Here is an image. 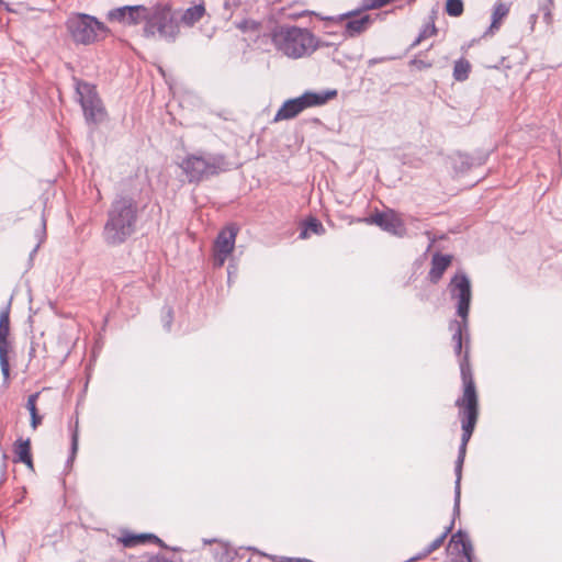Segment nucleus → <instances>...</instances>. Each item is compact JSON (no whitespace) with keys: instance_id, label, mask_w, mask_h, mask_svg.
<instances>
[{"instance_id":"nucleus-10","label":"nucleus","mask_w":562,"mask_h":562,"mask_svg":"<svg viewBox=\"0 0 562 562\" xmlns=\"http://www.w3.org/2000/svg\"><path fill=\"white\" fill-rule=\"evenodd\" d=\"M10 336V304L4 306L0 312V368L4 381L10 379L9 353L12 350Z\"/></svg>"},{"instance_id":"nucleus-23","label":"nucleus","mask_w":562,"mask_h":562,"mask_svg":"<svg viewBox=\"0 0 562 562\" xmlns=\"http://www.w3.org/2000/svg\"><path fill=\"white\" fill-rule=\"evenodd\" d=\"M470 71H471L470 63L464 58H460L454 63L453 78L457 81H464L469 78Z\"/></svg>"},{"instance_id":"nucleus-36","label":"nucleus","mask_w":562,"mask_h":562,"mask_svg":"<svg viewBox=\"0 0 562 562\" xmlns=\"http://www.w3.org/2000/svg\"><path fill=\"white\" fill-rule=\"evenodd\" d=\"M427 555H424V550L422 552H419L416 557L412 558L408 562H413V561H417V560H420V559H424L426 558Z\"/></svg>"},{"instance_id":"nucleus-37","label":"nucleus","mask_w":562,"mask_h":562,"mask_svg":"<svg viewBox=\"0 0 562 562\" xmlns=\"http://www.w3.org/2000/svg\"><path fill=\"white\" fill-rule=\"evenodd\" d=\"M423 40H419V35L416 37V40H414V42L412 43L411 47H416L418 44H420Z\"/></svg>"},{"instance_id":"nucleus-25","label":"nucleus","mask_w":562,"mask_h":562,"mask_svg":"<svg viewBox=\"0 0 562 562\" xmlns=\"http://www.w3.org/2000/svg\"><path fill=\"white\" fill-rule=\"evenodd\" d=\"M465 540H470L467 532L462 530H458L456 533H453L449 541V548L452 550H459V547L462 546V542Z\"/></svg>"},{"instance_id":"nucleus-19","label":"nucleus","mask_w":562,"mask_h":562,"mask_svg":"<svg viewBox=\"0 0 562 562\" xmlns=\"http://www.w3.org/2000/svg\"><path fill=\"white\" fill-rule=\"evenodd\" d=\"M204 13H205L204 5L203 4H196V5L188 8L183 12V14L181 16V21H182L183 24H186L188 26H192L198 21H200L202 19Z\"/></svg>"},{"instance_id":"nucleus-20","label":"nucleus","mask_w":562,"mask_h":562,"mask_svg":"<svg viewBox=\"0 0 562 562\" xmlns=\"http://www.w3.org/2000/svg\"><path fill=\"white\" fill-rule=\"evenodd\" d=\"M324 232L325 228L322 222L316 217H310L303 223V229L300 233V238L306 239L310 237V233L322 235Z\"/></svg>"},{"instance_id":"nucleus-29","label":"nucleus","mask_w":562,"mask_h":562,"mask_svg":"<svg viewBox=\"0 0 562 562\" xmlns=\"http://www.w3.org/2000/svg\"><path fill=\"white\" fill-rule=\"evenodd\" d=\"M437 34V29L435 26L434 21L431 20L429 23L425 24L424 27L419 32V40H426L430 36Z\"/></svg>"},{"instance_id":"nucleus-14","label":"nucleus","mask_w":562,"mask_h":562,"mask_svg":"<svg viewBox=\"0 0 562 562\" xmlns=\"http://www.w3.org/2000/svg\"><path fill=\"white\" fill-rule=\"evenodd\" d=\"M451 261V255H441L440 252L434 254L431 258V267L428 273L429 280L432 283H437L442 278Z\"/></svg>"},{"instance_id":"nucleus-26","label":"nucleus","mask_w":562,"mask_h":562,"mask_svg":"<svg viewBox=\"0 0 562 562\" xmlns=\"http://www.w3.org/2000/svg\"><path fill=\"white\" fill-rule=\"evenodd\" d=\"M127 8H128V5L111 10L109 12V19L117 21L120 23H126L127 22V13H128Z\"/></svg>"},{"instance_id":"nucleus-43","label":"nucleus","mask_w":562,"mask_h":562,"mask_svg":"<svg viewBox=\"0 0 562 562\" xmlns=\"http://www.w3.org/2000/svg\"><path fill=\"white\" fill-rule=\"evenodd\" d=\"M2 4H4V2H3L2 0H0V7H1Z\"/></svg>"},{"instance_id":"nucleus-24","label":"nucleus","mask_w":562,"mask_h":562,"mask_svg":"<svg viewBox=\"0 0 562 562\" xmlns=\"http://www.w3.org/2000/svg\"><path fill=\"white\" fill-rule=\"evenodd\" d=\"M446 12L450 16H460L463 13V1L462 0H447Z\"/></svg>"},{"instance_id":"nucleus-21","label":"nucleus","mask_w":562,"mask_h":562,"mask_svg":"<svg viewBox=\"0 0 562 562\" xmlns=\"http://www.w3.org/2000/svg\"><path fill=\"white\" fill-rule=\"evenodd\" d=\"M127 24L136 25L140 22H145V15H147L149 8L144 5H128L127 8Z\"/></svg>"},{"instance_id":"nucleus-34","label":"nucleus","mask_w":562,"mask_h":562,"mask_svg":"<svg viewBox=\"0 0 562 562\" xmlns=\"http://www.w3.org/2000/svg\"><path fill=\"white\" fill-rule=\"evenodd\" d=\"M173 318V311L171 307H166V316L164 317V327L169 331Z\"/></svg>"},{"instance_id":"nucleus-18","label":"nucleus","mask_w":562,"mask_h":562,"mask_svg":"<svg viewBox=\"0 0 562 562\" xmlns=\"http://www.w3.org/2000/svg\"><path fill=\"white\" fill-rule=\"evenodd\" d=\"M450 330L452 334V342L453 344H463V338L465 337L467 344H469V334H468V318L461 321H451Z\"/></svg>"},{"instance_id":"nucleus-31","label":"nucleus","mask_w":562,"mask_h":562,"mask_svg":"<svg viewBox=\"0 0 562 562\" xmlns=\"http://www.w3.org/2000/svg\"><path fill=\"white\" fill-rule=\"evenodd\" d=\"M463 344H453V349L456 356L459 358V366L461 367V361L464 356H468V362H470V352H469V344L465 345V350L462 352ZM471 367V363H469Z\"/></svg>"},{"instance_id":"nucleus-22","label":"nucleus","mask_w":562,"mask_h":562,"mask_svg":"<svg viewBox=\"0 0 562 562\" xmlns=\"http://www.w3.org/2000/svg\"><path fill=\"white\" fill-rule=\"evenodd\" d=\"M40 396V393L36 392L34 394H31L27 398L26 408L30 412L31 415V426L33 429H36L38 425L42 424L43 417L38 414L37 407H36V401Z\"/></svg>"},{"instance_id":"nucleus-32","label":"nucleus","mask_w":562,"mask_h":562,"mask_svg":"<svg viewBox=\"0 0 562 562\" xmlns=\"http://www.w3.org/2000/svg\"><path fill=\"white\" fill-rule=\"evenodd\" d=\"M393 0H367L362 7L363 10H372V9H379L382 8L389 3H391Z\"/></svg>"},{"instance_id":"nucleus-3","label":"nucleus","mask_w":562,"mask_h":562,"mask_svg":"<svg viewBox=\"0 0 562 562\" xmlns=\"http://www.w3.org/2000/svg\"><path fill=\"white\" fill-rule=\"evenodd\" d=\"M271 41L277 50L292 59L310 56L319 47L317 37L310 30L297 26L274 27Z\"/></svg>"},{"instance_id":"nucleus-7","label":"nucleus","mask_w":562,"mask_h":562,"mask_svg":"<svg viewBox=\"0 0 562 562\" xmlns=\"http://www.w3.org/2000/svg\"><path fill=\"white\" fill-rule=\"evenodd\" d=\"M336 95V90H327L322 92L306 91L301 97L286 100L278 110L274 116V121L293 119L305 109L323 105Z\"/></svg>"},{"instance_id":"nucleus-28","label":"nucleus","mask_w":562,"mask_h":562,"mask_svg":"<svg viewBox=\"0 0 562 562\" xmlns=\"http://www.w3.org/2000/svg\"><path fill=\"white\" fill-rule=\"evenodd\" d=\"M420 56L422 55H418L413 58L409 64L418 70L431 68L434 63L431 60L424 59Z\"/></svg>"},{"instance_id":"nucleus-8","label":"nucleus","mask_w":562,"mask_h":562,"mask_svg":"<svg viewBox=\"0 0 562 562\" xmlns=\"http://www.w3.org/2000/svg\"><path fill=\"white\" fill-rule=\"evenodd\" d=\"M76 92L79 97V103L87 123L99 124L103 122L106 117V111L97 92L95 86L86 81H77Z\"/></svg>"},{"instance_id":"nucleus-39","label":"nucleus","mask_w":562,"mask_h":562,"mask_svg":"<svg viewBox=\"0 0 562 562\" xmlns=\"http://www.w3.org/2000/svg\"><path fill=\"white\" fill-rule=\"evenodd\" d=\"M22 498H23V495L21 497H18V499L14 502V504L20 503Z\"/></svg>"},{"instance_id":"nucleus-5","label":"nucleus","mask_w":562,"mask_h":562,"mask_svg":"<svg viewBox=\"0 0 562 562\" xmlns=\"http://www.w3.org/2000/svg\"><path fill=\"white\" fill-rule=\"evenodd\" d=\"M180 32L179 24L169 3H156L149 7L145 15L144 36L156 34L167 42H175Z\"/></svg>"},{"instance_id":"nucleus-15","label":"nucleus","mask_w":562,"mask_h":562,"mask_svg":"<svg viewBox=\"0 0 562 562\" xmlns=\"http://www.w3.org/2000/svg\"><path fill=\"white\" fill-rule=\"evenodd\" d=\"M13 450L15 454L14 462L24 463L27 468L33 469L30 439L19 438L14 442Z\"/></svg>"},{"instance_id":"nucleus-40","label":"nucleus","mask_w":562,"mask_h":562,"mask_svg":"<svg viewBox=\"0 0 562 562\" xmlns=\"http://www.w3.org/2000/svg\"><path fill=\"white\" fill-rule=\"evenodd\" d=\"M22 498H23V495L21 497H18V499L14 502V504L20 503Z\"/></svg>"},{"instance_id":"nucleus-35","label":"nucleus","mask_w":562,"mask_h":562,"mask_svg":"<svg viewBox=\"0 0 562 562\" xmlns=\"http://www.w3.org/2000/svg\"><path fill=\"white\" fill-rule=\"evenodd\" d=\"M453 527H454V518L451 520L450 525L445 528L443 532L440 536H445V539H446L447 536L452 531Z\"/></svg>"},{"instance_id":"nucleus-6","label":"nucleus","mask_w":562,"mask_h":562,"mask_svg":"<svg viewBox=\"0 0 562 562\" xmlns=\"http://www.w3.org/2000/svg\"><path fill=\"white\" fill-rule=\"evenodd\" d=\"M67 31L76 44L91 45L104 37L108 26L87 13H72L66 21Z\"/></svg>"},{"instance_id":"nucleus-1","label":"nucleus","mask_w":562,"mask_h":562,"mask_svg":"<svg viewBox=\"0 0 562 562\" xmlns=\"http://www.w3.org/2000/svg\"><path fill=\"white\" fill-rule=\"evenodd\" d=\"M461 380L463 384V394L456 400V406L459 408L458 416L461 422L462 435L454 465L456 482L453 516H458L460 514L462 468L465 459L467 446L473 435L479 419V396L472 368H470L468 362V356H464L461 361Z\"/></svg>"},{"instance_id":"nucleus-38","label":"nucleus","mask_w":562,"mask_h":562,"mask_svg":"<svg viewBox=\"0 0 562 562\" xmlns=\"http://www.w3.org/2000/svg\"><path fill=\"white\" fill-rule=\"evenodd\" d=\"M34 352H35V348H34V346L32 345V346H31V349H30V353H29L31 358L34 356Z\"/></svg>"},{"instance_id":"nucleus-42","label":"nucleus","mask_w":562,"mask_h":562,"mask_svg":"<svg viewBox=\"0 0 562 562\" xmlns=\"http://www.w3.org/2000/svg\"><path fill=\"white\" fill-rule=\"evenodd\" d=\"M375 63H378V60H376V59H372V60H370V64H375Z\"/></svg>"},{"instance_id":"nucleus-11","label":"nucleus","mask_w":562,"mask_h":562,"mask_svg":"<svg viewBox=\"0 0 562 562\" xmlns=\"http://www.w3.org/2000/svg\"><path fill=\"white\" fill-rule=\"evenodd\" d=\"M237 227L234 225L222 229L214 243L213 266L221 268L235 247Z\"/></svg>"},{"instance_id":"nucleus-30","label":"nucleus","mask_w":562,"mask_h":562,"mask_svg":"<svg viewBox=\"0 0 562 562\" xmlns=\"http://www.w3.org/2000/svg\"><path fill=\"white\" fill-rule=\"evenodd\" d=\"M445 542V536H438L434 541H431L425 549L424 555H429L434 551L438 550Z\"/></svg>"},{"instance_id":"nucleus-17","label":"nucleus","mask_w":562,"mask_h":562,"mask_svg":"<svg viewBox=\"0 0 562 562\" xmlns=\"http://www.w3.org/2000/svg\"><path fill=\"white\" fill-rule=\"evenodd\" d=\"M509 7L504 2H498L494 5L492 12V23L488 27V31L485 34H494L495 31H498L502 24V21L508 15Z\"/></svg>"},{"instance_id":"nucleus-2","label":"nucleus","mask_w":562,"mask_h":562,"mask_svg":"<svg viewBox=\"0 0 562 562\" xmlns=\"http://www.w3.org/2000/svg\"><path fill=\"white\" fill-rule=\"evenodd\" d=\"M138 222V204L133 196L116 195L106 211L102 237L109 246L124 244L135 232Z\"/></svg>"},{"instance_id":"nucleus-41","label":"nucleus","mask_w":562,"mask_h":562,"mask_svg":"<svg viewBox=\"0 0 562 562\" xmlns=\"http://www.w3.org/2000/svg\"><path fill=\"white\" fill-rule=\"evenodd\" d=\"M530 19H531V21H536V14H532V15L530 16Z\"/></svg>"},{"instance_id":"nucleus-27","label":"nucleus","mask_w":562,"mask_h":562,"mask_svg":"<svg viewBox=\"0 0 562 562\" xmlns=\"http://www.w3.org/2000/svg\"><path fill=\"white\" fill-rule=\"evenodd\" d=\"M78 451V420L75 423V427L71 431V447H70V454L67 460V463H71L77 454Z\"/></svg>"},{"instance_id":"nucleus-4","label":"nucleus","mask_w":562,"mask_h":562,"mask_svg":"<svg viewBox=\"0 0 562 562\" xmlns=\"http://www.w3.org/2000/svg\"><path fill=\"white\" fill-rule=\"evenodd\" d=\"M178 166L186 176L187 181L195 184L231 169L224 154L202 150L188 154Z\"/></svg>"},{"instance_id":"nucleus-12","label":"nucleus","mask_w":562,"mask_h":562,"mask_svg":"<svg viewBox=\"0 0 562 562\" xmlns=\"http://www.w3.org/2000/svg\"><path fill=\"white\" fill-rule=\"evenodd\" d=\"M363 221L369 224H375L383 231L395 236L401 237L406 233V227L403 221L393 210L387 212H376L374 215L369 218H364Z\"/></svg>"},{"instance_id":"nucleus-16","label":"nucleus","mask_w":562,"mask_h":562,"mask_svg":"<svg viewBox=\"0 0 562 562\" xmlns=\"http://www.w3.org/2000/svg\"><path fill=\"white\" fill-rule=\"evenodd\" d=\"M120 541L126 548H133L137 544H142L147 541H151L154 543L159 544L160 547H165V543L162 542V540L153 533H139V535L127 533V535L123 536L120 539Z\"/></svg>"},{"instance_id":"nucleus-13","label":"nucleus","mask_w":562,"mask_h":562,"mask_svg":"<svg viewBox=\"0 0 562 562\" xmlns=\"http://www.w3.org/2000/svg\"><path fill=\"white\" fill-rule=\"evenodd\" d=\"M338 20H348L345 24V37H356L366 32L372 24L371 16L368 14H360L359 10H352L340 14Z\"/></svg>"},{"instance_id":"nucleus-33","label":"nucleus","mask_w":562,"mask_h":562,"mask_svg":"<svg viewBox=\"0 0 562 562\" xmlns=\"http://www.w3.org/2000/svg\"><path fill=\"white\" fill-rule=\"evenodd\" d=\"M553 5V0H547L546 3H543L540 7V10L543 12L544 21L549 24L552 21V14H551V8Z\"/></svg>"},{"instance_id":"nucleus-9","label":"nucleus","mask_w":562,"mask_h":562,"mask_svg":"<svg viewBox=\"0 0 562 562\" xmlns=\"http://www.w3.org/2000/svg\"><path fill=\"white\" fill-rule=\"evenodd\" d=\"M449 293L451 299L457 300V315L465 319L469 317L470 304L472 297L471 282L464 272H458L449 283Z\"/></svg>"}]
</instances>
